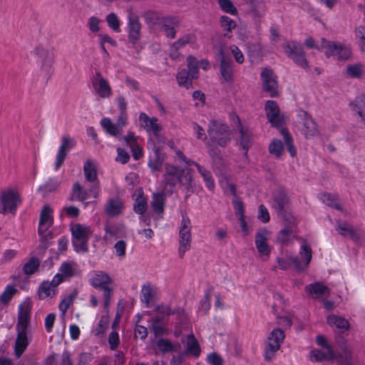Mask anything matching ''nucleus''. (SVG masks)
Here are the masks:
<instances>
[{
	"instance_id": "f257e3e1",
	"label": "nucleus",
	"mask_w": 365,
	"mask_h": 365,
	"mask_svg": "<svg viewBox=\"0 0 365 365\" xmlns=\"http://www.w3.org/2000/svg\"><path fill=\"white\" fill-rule=\"evenodd\" d=\"M209 142L220 148H226L232 140V132L229 126L220 120L212 119L207 128Z\"/></svg>"
},
{
	"instance_id": "f03ea898",
	"label": "nucleus",
	"mask_w": 365,
	"mask_h": 365,
	"mask_svg": "<svg viewBox=\"0 0 365 365\" xmlns=\"http://www.w3.org/2000/svg\"><path fill=\"white\" fill-rule=\"evenodd\" d=\"M282 48L287 56L296 65L304 69L309 67L303 46L300 42L288 41L283 44Z\"/></svg>"
},
{
	"instance_id": "7ed1b4c3",
	"label": "nucleus",
	"mask_w": 365,
	"mask_h": 365,
	"mask_svg": "<svg viewBox=\"0 0 365 365\" xmlns=\"http://www.w3.org/2000/svg\"><path fill=\"white\" fill-rule=\"evenodd\" d=\"M233 128L237 130L240 134V148L247 155L249 149L252 144V132L248 127H244L242 125L240 117L236 114H232Z\"/></svg>"
},
{
	"instance_id": "20e7f679",
	"label": "nucleus",
	"mask_w": 365,
	"mask_h": 365,
	"mask_svg": "<svg viewBox=\"0 0 365 365\" xmlns=\"http://www.w3.org/2000/svg\"><path fill=\"white\" fill-rule=\"evenodd\" d=\"M284 336L283 330L279 328L274 329L272 331L264 349V359L265 361H269L274 356L276 351L279 349Z\"/></svg>"
},
{
	"instance_id": "39448f33",
	"label": "nucleus",
	"mask_w": 365,
	"mask_h": 365,
	"mask_svg": "<svg viewBox=\"0 0 365 365\" xmlns=\"http://www.w3.org/2000/svg\"><path fill=\"white\" fill-rule=\"evenodd\" d=\"M91 182L92 185L88 189L83 188L78 182H76L73 184L71 190L72 193L74 195V198L76 200L83 202L91 197H93V198H97L98 197L100 186L98 180L96 182Z\"/></svg>"
},
{
	"instance_id": "423d86ee",
	"label": "nucleus",
	"mask_w": 365,
	"mask_h": 365,
	"mask_svg": "<svg viewBox=\"0 0 365 365\" xmlns=\"http://www.w3.org/2000/svg\"><path fill=\"white\" fill-rule=\"evenodd\" d=\"M0 202L2 205L0 213L5 215L7 212L15 214L17 205L21 203V200L17 192L12 190H8L1 194Z\"/></svg>"
},
{
	"instance_id": "0eeeda50",
	"label": "nucleus",
	"mask_w": 365,
	"mask_h": 365,
	"mask_svg": "<svg viewBox=\"0 0 365 365\" xmlns=\"http://www.w3.org/2000/svg\"><path fill=\"white\" fill-rule=\"evenodd\" d=\"M263 91L268 93L269 97L276 98L279 96L277 91L278 82L272 70L264 68L260 73Z\"/></svg>"
},
{
	"instance_id": "6e6552de",
	"label": "nucleus",
	"mask_w": 365,
	"mask_h": 365,
	"mask_svg": "<svg viewBox=\"0 0 365 365\" xmlns=\"http://www.w3.org/2000/svg\"><path fill=\"white\" fill-rule=\"evenodd\" d=\"M180 246L178 252L180 257L182 258L185 252L190 249V220L182 215L181 226L180 227Z\"/></svg>"
},
{
	"instance_id": "1a4fd4ad",
	"label": "nucleus",
	"mask_w": 365,
	"mask_h": 365,
	"mask_svg": "<svg viewBox=\"0 0 365 365\" xmlns=\"http://www.w3.org/2000/svg\"><path fill=\"white\" fill-rule=\"evenodd\" d=\"M272 207L277 215L285 217L289 208V199L283 189H279L272 194Z\"/></svg>"
},
{
	"instance_id": "9d476101",
	"label": "nucleus",
	"mask_w": 365,
	"mask_h": 365,
	"mask_svg": "<svg viewBox=\"0 0 365 365\" xmlns=\"http://www.w3.org/2000/svg\"><path fill=\"white\" fill-rule=\"evenodd\" d=\"M141 36V24L139 17L130 13L128 17V39L132 46H135Z\"/></svg>"
},
{
	"instance_id": "9b49d317",
	"label": "nucleus",
	"mask_w": 365,
	"mask_h": 365,
	"mask_svg": "<svg viewBox=\"0 0 365 365\" xmlns=\"http://www.w3.org/2000/svg\"><path fill=\"white\" fill-rule=\"evenodd\" d=\"M218 56L220 57V72L223 80L231 83L233 81V62L232 59L227 56L224 50L220 48L218 52Z\"/></svg>"
},
{
	"instance_id": "f8f14e48",
	"label": "nucleus",
	"mask_w": 365,
	"mask_h": 365,
	"mask_svg": "<svg viewBox=\"0 0 365 365\" xmlns=\"http://www.w3.org/2000/svg\"><path fill=\"white\" fill-rule=\"evenodd\" d=\"M34 53L40 58L41 62V70L46 72V75L50 76L53 71L52 63L53 62L54 54L52 51H48L41 46H37Z\"/></svg>"
},
{
	"instance_id": "ddd939ff",
	"label": "nucleus",
	"mask_w": 365,
	"mask_h": 365,
	"mask_svg": "<svg viewBox=\"0 0 365 365\" xmlns=\"http://www.w3.org/2000/svg\"><path fill=\"white\" fill-rule=\"evenodd\" d=\"M297 116L302 121V133L306 138L313 137L318 134L317 125L307 111L300 110L297 113Z\"/></svg>"
},
{
	"instance_id": "4468645a",
	"label": "nucleus",
	"mask_w": 365,
	"mask_h": 365,
	"mask_svg": "<svg viewBox=\"0 0 365 365\" xmlns=\"http://www.w3.org/2000/svg\"><path fill=\"white\" fill-rule=\"evenodd\" d=\"M151 141L148 148L152 149L153 154L149 156L148 166L152 171H161L165 154L161 151L160 147H157L154 142Z\"/></svg>"
},
{
	"instance_id": "2eb2a0df",
	"label": "nucleus",
	"mask_w": 365,
	"mask_h": 365,
	"mask_svg": "<svg viewBox=\"0 0 365 365\" xmlns=\"http://www.w3.org/2000/svg\"><path fill=\"white\" fill-rule=\"evenodd\" d=\"M75 146V141L69 136L63 135L61 138V144L56 155L54 168L57 170L63 164L67 153Z\"/></svg>"
},
{
	"instance_id": "dca6fc26",
	"label": "nucleus",
	"mask_w": 365,
	"mask_h": 365,
	"mask_svg": "<svg viewBox=\"0 0 365 365\" xmlns=\"http://www.w3.org/2000/svg\"><path fill=\"white\" fill-rule=\"evenodd\" d=\"M165 172L163 175L164 182L171 187V192L173 189L178 183L180 176L183 175V169L179 168L174 165L165 164Z\"/></svg>"
},
{
	"instance_id": "f3484780",
	"label": "nucleus",
	"mask_w": 365,
	"mask_h": 365,
	"mask_svg": "<svg viewBox=\"0 0 365 365\" xmlns=\"http://www.w3.org/2000/svg\"><path fill=\"white\" fill-rule=\"evenodd\" d=\"M266 116L271 124L277 128L282 126L283 121L279 118V108L276 101H267L265 103Z\"/></svg>"
},
{
	"instance_id": "a211bd4d",
	"label": "nucleus",
	"mask_w": 365,
	"mask_h": 365,
	"mask_svg": "<svg viewBox=\"0 0 365 365\" xmlns=\"http://www.w3.org/2000/svg\"><path fill=\"white\" fill-rule=\"evenodd\" d=\"M304 244L301 246L299 254L304 257L305 263L302 265L300 259L297 256L291 257L290 262L297 270L302 271L310 262L312 256V251L310 247L307 245L306 240H303Z\"/></svg>"
},
{
	"instance_id": "6ab92c4d",
	"label": "nucleus",
	"mask_w": 365,
	"mask_h": 365,
	"mask_svg": "<svg viewBox=\"0 0 365 365\" xmlns=\"http://www.w3.org/2000/svg\"><path fill=\"white\" fill-rule=\"evenodd\" d=\"M93 86L100 97L107 98L111 94V88L104 78L102 77L99 72H96L93 79Z\"/></svg>"
},
{
	"instance_id": "aec40b11",
	"label": "nucleus",
	"mask_w": 365,
	"mask_h": 365,
	"mask_svg": "<svg viewBox=\"0 0 365 365\" xmlns=\"http://www.w3.org/2000/svg\"><path fill=\"white\" fill-rule=\"evenodd\" d=\"M180 25V20L177 16H167L160 24L162 31L165 36L169 38H175L176 36V28Z\"/></svg>"
},
{
	"instance_id": "412c9836",
	"label": "nucleus",
	"mask_w": 365,
	"mask_h": 365,
	"mask_svg": "<svg viewBox=\"0 0 365 365\" xmlns=\"http://www.w3.org/2000/svg\"><path fill=\"white\" fill-rule=\"evenodd\" d=\"M178 183L183 187L186 193L185 199H187L191 194L194 193L196 189L195 181L193 178L192 170L183 169V175L180 176Z\"/></svg>"
},
{
	"instance_id": "4be33fe9",
	"label": "nucleus",
	"mask_w": 365,
	"mask_h": 365,
	"mask_svg": "<svg viewBox=\"0 0 365 365\" xmlns=\"http://www.w3.org/2000/svg\"><path fill=\"white\" fill-rule=\"evenodd\" d=\"M267 230L264 229L257 232L255 237V243L256 248L261 256L269 257L271 250L267 243Z\"/></svg>"
},
{
	"instance_id": "5701e85b",
	"label": "nucleus",
	"mask_w": 365,
	"mask_h": 365,
	"mask_svg": "<svg viewBox=\"0 0 365 365\" xmlns=\"http://www.w3.org/2000/svg\"><path fill=\"white\" fill-rule=\"evenodd\" d=\"M52 210L48 205H45L40 213L38 232L39 235H42L47 228L53 223V217L51 216Z\"/></svg>"
},
{
	"instance_id": "b1692460",
	"label": "nucleus",
	"mask_w": 365,
	"mask_h": 365,
	"mask_svg": "<svg viewBox=\"0 0 365 365\" xmlns=\"http://www.w3.org/2000/svg\"><path fill=\"white\" fill-rule=\"evenodd\" d=\"M139 120L141 126L147 132L153 131V134L157 135L162 130V127L158 123V118L155 117L150 118L146 113H141L139 115Z\"/></svg>"
},
{
	"instance_id": "393cba45",
	"label": "nucleus",
	"mask_w": 365,
	"mask_h": 365,
	"mask_svg": "<svg viewBox=\"0 0 365 365\" xmlns=\"http://www.w3.org/2000/svg\"><path fill=\"white\" fill-rule=\"evenodd\" d=\"M88 282L93 287L102 289L110 284L112 280L109 275L104 272L95 271Z\"/></svg>"
},
{
	"instance_id": "a878e982",
	"label": "nucleus",
	"mask_w": 365,
	"mask_h": 365,
	"mask_svg": "<svg viewBox=\"0 0 365 365\" xmlns=\"http://www.w3.org/2000/svg\"><path fill=\"white\" fill-rule=\"evenodd\" d=\"M305 290L309 294L315 295L314 298H319L322 296H329L330 290L329 287L322 282H315L305 287Z\"/></svg>"
},
{
	"instance_id": "bb28decb",
	"label": "nucleus",
	"mask_w": 365,
	"mask_h": 365,
	"mask_svg": "<svg viewBox=\"0 0 365 365\" xmlns=\"http://www.w3.org/2000/svg\"><path fill=\"white\" fill-rule=\"evenodd\" d=\"M29 344L27 331H19L14 345L15 355L17 358L23 354Z\"/></svg>"
},
{
	"instance_id": "cd10ccee",
	"label": "nucleus",
	"mask_w": 365,
	"mask_h": 365,
	"mask_svg": "<svg viewBox=\"0 0 365 365\" xmlns=\"http://www.w3.org/2000/svg\"><path fill=\"white\" fill-rule=\"evenodd\" d=\"M335 354L332 348H328L324 351L320 349L312 350L310 353V359L313 362H319L324 361H331L334 359Z\"/></svg>"
},
{
	"instance_id": "c85d7f7f",
	"label": "nucleus",
	"mask_w": 365,
	"mask_h": 365,
	"mask_svg": "<svg viewBox=\"0 0 365 365\" xmlns=\"http://www.w3.org/2000/svg\"><path fill=\"white\" fill-rule=\"evenodd\" d=\"M123 205L118 198H110L105 205V212L109 217L118 216L123 210Z\"/></svg>"
},
{
	"instance_id": "c756f323",
	"label": "nucleus",
	"mask_w": 365,
	"mask_h": 365,
	"mask_svg": "<svg viewBox=\"0 0 365 365\" xmlns=\"http://www.w3.org/2000/svg\"><path fill=\"white\" fill-rule=\"evenodd\" d=\"M340 43L336 41H330L325 38H322L319 44L317 46L318 50H324V53L327 58L336 55Z\"/></svg>"
},
{
	"instance_id": "7c9ffc66",
	"label": "nucleus",
	"mask_w": 365,
	"mask_h": 365,
	"mask_svg": "<svg viewBox=\"0 0 365 365\" xmlns=\"http://www.w3.org/2000/svg\"><path fill=\"white\" fill-rule=\"evenodd\" d=\"M77 264L73 261L63 262L60 268L59 272L66 278H71L80 274V271L76 268Z\"/></svg>"
},
{
	"instance_id": "2f4dec72",
	"label": "nucleus",
	"mask_w": 365,
	"mask_h": 365,
	"mask_svg": "<svg viewBox=\"0 0 365 365\" xmlns=\"http://www.w3.org/2000/svg\"><path fill=\"white\" fill-rule=\"evenodd\" d=\"M72 240H89L90 230L88 227L81 225L76 224L71 229Z\"/></svg>"
},
{
	"instance_id": "473e14b6",
	"label": "nucleus",
	"mask_w": 365,
	"mask_h": 365,
	"mask_svg": "<svg viewBox=\"0 0 365 365\" xmlns=\"http://www.w3.org/2000/svg\"><path fill=\"white\" fill-rule=\"evenodd\" d=\"M354 111L365 121V94H361L350 103Z\"/></svg>"
},
{
	"instance_id": "72a5a7b5",
	"label": "nucleus",
	"mask_w": 365,
	"mask_h": 365,
	"mask_svg": "<svg viewBox=\"0 0 365 365\" xmlns=\"http://www.w3.org/2000/svg\"><path fill=\"white\" fill-rule=\"evenodd\" d=\"M143 17L145 23L149 26H160L162 24L164 17L159 12L154 11H147L144 13Z\"/></svg>"
},
{
	"instance_id": "f704fd0d",
	"label": "nucleus",
	"mask_w": 365,
	"mask_h": 365,
	"mask_svg": "<svg viewBox=\"0 0 365 365\" xmlns=\"http://www.w3.org/2000/svg\"><path fill=\"white\" fill-rule=\"evenodd\" d=\"M329 325L335 326L340 329L341 332L347 331L349 329V323L346 319L336 315H329L327 319Z\"/></svg>"
},
{
	"instance_id": "c9c22d12",
	"label": "nucleus",
	"mask_w": 365,
	"mask_h": 365,
	"mask_svg": "<svg viewBox=\"0 0 365 365\" xmlns=\"http://www.w3.org/2000/svg\"><path fill=\"white\" fill-rule=\"evenodd\" d=\"M59 185L60 180L57 178H51L38 187L37 192H41L43 196H46L48 193L55 191Z\"/></svg>"
},
{
	"instance_id": "e433bc0d",
	"label": "nucleus",
	"mask_w": 365,
	"mask_h": 365,
	"mask_svg": "<svg viewBox=\"0 0 365 365\" xmlns=\"http://www.w3.org/2000/svg\"><path fill=\"white\" fill-rule=\"evenodd\" d=\"M100 124L105 130L106 133L111 136L117 137L118 135H120L122 134L119 126L113 123L109 118H102Z\"/></svg>"
},
{
	"instance_id": "4c0bfd02",
	"label": "nucleus",
	"mask_w": 365,
	"mask_h": 365,
	"mask_svg": "<svg viewBox=\"0 0 365 365\" xmlns=\"http://www.w3.org/2000/svg\"><path fill=\"white\" fill-rule=\"evenodd\" d=\"M336 230L342 236L349 237L354 240H358L359 239L358 234L346 222H337Z\"/></svg>"
},
{
	"instance_id": "58836bf2",
	"label": "nucleus",
	"mask_w": 365,
	"mask_h": 365,
	"mask_svg": "<svg viewBox=\"0 0 365 365\" xmlns=\"http://www.w3.org/2000/svg\"><path fill=\"white\" fill-rule=\"evenodd\" d=\"M192 163L193 165L196 167L197 171L203 178L206 187L210 190H213L215 188V181L213 180L211 173L207 169H205L204 167L201 166L197 163L192 162Z\"/></svg>"
},
{
	"instance_id": "ea45409f",
	"label": "nucleus",
	"mask_w": 365,
	"mask_h": 365,
	"mask_svg": "<svg viewBox=\"0 0 365 365\" xmlns=\"http://www.w3.org/2000/svg\"><path fill=\"white\" fill-rule=\"evenodd\" d=\"M83 174L88 182H96L98 180L96 168L90 160H87L83 165Z\"/></svg>"
},
{
	"instance_id": "a19ab883",
	"label": "nucleus",
	"mask_w": 365,
	"mask_h": 365,
	"mask_svg": "<svg viewBox=\"0 0 365 365\" xmlns=\"http://www.w3.org/2000/svg\"><path fill=\"white\" fill-rule=\"evenodd\" d=\"M250 5V11L255 17L260 18L265 11V4L263 0H247Z\"/></svg>"
},
{
	"instance_id": "79ce46f5",
	"label": "nucleus",
	"mask_w": 365,
	"mask_h": 365,
	"mask_svg": "<svg viewBox=\"0 0 365 365\" xmlns=\"http://www.w3.org/2000/svg\"><path fill=\"white\" fill-rule=\"evenodd\" d=\"M176 78L180 86H183L186 89L192 87V78H191L189 71H187V69L183 68L179 71L176 75Z\"/></svg>"
},
{
	"instance_id": "37998d69",
	"label": "nucleus",
	"mask_w": 365,
	"mask_h": 365,
	"mask_svg": "<svg viewBox=\"0 0 365 365\" xmlns=\"http://www.w3.org/2000/svg\"><path fill=\"white\" fill-rule=\"evenodd\" d=\"M148 208V198L143 195H138L136 197L134 205L133 210L135 213L143 215L145 212Z\"/></svg>"
},
{
	"instance_id": "c03bdc74",
	"label": "nucleus",
	"mask_w": 365,
	"mask_h": 365,
	"mask_svg": "<svg viewBox=\"0 0 365 365\" xmlns=\"http://www.w3.org/2000/svg\"><path fill=\"white\" fill-rule=\"evenodd\" d=\"M40 266V261L36 257H31L23 267V272L26 275H31L34 274Z\"/></svg>"
},
{
	"instance_id": "a18cd8bd",
	"label": "nucleus",
	"mask_w": 365,
	"mask_h": 365,
	"mask_svg": "<svg viewBox=\"0 0 365 365\" xmlns=\"http://www.w3.org/2000/svg\"><path fill=\"white\" fill-rule=\"evenodd\" d=\"M281 133L283 135L284 144L289 151L291 157H294L297 154V150L293 145V139L289 132L287 128H282Z\"/></svg>"
},
{
	"instance_id": "49530a36",
	"label": "nucleus",
	"mask_w": 365,
	"mask_h": 365,
	"mask_svg": "<svg viewBox=\"0 0 365 365\" xmlns=\"http://www.w3.org/2000/svg\"><path fill=\"white\" fill-rule=\"evenodd\" d=\"M207 152L213 162L220 161L222 159L221 150L217 148L218 145L212 144L211 142H206Z\"/></svg>"
},
{
	"instance_id": "de8ad7c7",
	"label": "nucleus",
	"mask_w": 365,
	"mask_h": 365,
	"mask_svg": "<svg viewBox=\"0 0 365 365\" xmlns=\"http://www.w3.org/2000/svg\"><path fill=\"white\" fill-rule=\"evenodd\" d=\"M187 69L191 78H197L199 73V66L198 62L195 57L192 56H188L187 57Z\"/></svg>"
},
{
	"instance_id": "09e8293b",
	"label": "nucleus",
	"mask_w": 365,
	"mask_h": 365,
	"mask_svg": "<svg viewBox=\"0 0 365 365\" xmlns=\"http://www.w3.org/2000/svg\"><path fill=\"white\" fill-rule=\"evenodd\" d=\"M18 292V289L14 285H7L2 294L0 295L1 302L4 304H8L13 297Z\"/></svg>"
},
{
	"instance_id": "8fccbe9b",
	"label": "nucleus",
	"mask_w": 365,
	"mask_h": 365,
	"mask_svg": "<svg viewBox=\"0 0 365 365\" xmlns=\"http://www.w3.org/2000/svg\"><path fill=\"white\" fill-rule=\"evenodd\" d=\"M284 150V145L281 140L274 139L269 145V151L275 158H279Z\"/></svg>"
},
{
	"instance_id": "3c124183",
	"label": "nucleus",
	"mask_w": 365,
	"mask_h": 365,
	"mask_svg": "<svg viewBox=\"0 0 365 365\" xmlns=\"http://www.w3.org/2000/svg\"><path fill=\"white\" fill-rule=\"evenodd\" d=\"M187 351L195 356H198L200 354L199 343L193 334H190L187 337Z\"/></svg>"
},
{
	"instance_id": "603ef678",
	"label": "nucleus",
	"mask_w": 365,
	"mask_h": 365,
	"mask_svg": "<svg viewBox=\"0 0 365 365\" xmlns=\"http://www.w3.org/2000/svg\"><path fill=\"white\" fill-rule=\"evenodd\" d=\"M78 292L73 290L70 294L63 299L58 304V308L63 314L66 313L69 306L73 304V300L76 298Z\"/></svg>"
},
{
	"instance_id": "864d4df0",
	"label": "nucleus",
	"mask_w": 365,
	"mask_h": 365,
	"mask_svg": "<svg viewBox=\"0 0 365 365\" xmlns=\"http://www.w3.org/2000/svg\"><path fill=\"white\" fill-rule=\"evenodd\" d=\"M164 201L165 198L162 193H154L151 205L153 210L158 212H163L164 210Z\"/></svg>"
},
{
	"instance_id": "5fc2aeb1",
	"label": "nucleus",
	"mask_w": 365,
	"mask_h": 365,
	"mask_svg": "<svg viewBox=\"0 0 365 365\" xmlns=\"http://www.w3.org/2000/svg\"><path fill=\"white\" fill-rule=\"evenodd\" d=\"M292 237H294L292 230L289 228L284 227L277 232V240L282 245H287Z\"/></svg>"
},
{
	"instance_id": "6e6d98bb",
	"label": "nucleus",
	"mask_w": 365,
	"mask_h": 365,
	"mask_svg": "<svg viewBox=\"0 0 365 365\" xmlns=\"http://www.w3.org/2000/svg\"><path fill=\"white\" fill-rule=\"evenodd\" d=\"M158 349L163 354L175 351V347L172 342L165 338H160L157 341Z\"/></svg>"
},
{
	"instance_id": "4d7b16f0",
	"label": "nucleus",
	"mask_w": 365,
	"mask_h": 365,
	"mask_svg": "<svg viewBox=\"0 0 365 365\" xmlns=\"http://www.w3.org/2000/svg\"><path fill=\"white\" fill-rule=\"evenodd\" d=\"M52 285L48 281H43L40 284L38 290V295L40 299H46L51 296L52 289L51 287Z\"/></svg>"
},
{
	"instance_id": "13d9d810",
	"label": "nucleus",
	"mask_w": 365,
	"mask_h": 365,
	"mask_svg": "<svg viewBox=\"0 0 365 365\" xmlns=\"http://www.w3.org/2000/svg\"><path fill=\"white\" fill-rule=\"evenodd\" d=\"M32 308V304L29 298L20 304L18 309V317H30V313Z\"/></svg>"
},
{
	"instance_id": "bf43d9fd",
	"label": "nucleus",
	"mask_w": 365,
	"mask_h": 365,
	"mask_svg": "<svg viewBox=\"0 0 365 365\" xmlns=\"http://www.w3.org/2000/svg\"><path fill=\"white\" fill-rule=\"evenodd\" d=\"M220 9L225 13L235 15L237 13L236 7L230 0H217Z\"/></svg>"
},
{
	"instance_id": "052dcab7",
	"label": "nucleus",
	"mask_w": 365,
	"mask_h": 365,
	"mask_svg": "<svg viewBox=\"0 0 365 365\" xmlns=\"http://www.w3.org/2000/svg\"><path fill=\"white\" fill-rule=\"evenodd\" d=\"M106 21L108 23V26L114 31L120 32V21L117 16V15L114 13H110L107 15Z\"/></svg>"
},
{
	"instance_id": "680f3d73",
	"label": "nucleus",
	"mask_w": 365,
	"mask_h": 365,
	"mask_svg": "<svg viewBox=\"0 0 365 365\" xmlns=\"http://www.w3.org/2000/svg\"><path fill=\"white\" fill-rule=\"evenodd\" d=\"M346 74L354 78H359L362 75V68L361 64L349 65L346 67Z\"/></svg>"
},
{
	"instance_id": "e2e57ef3",
	"label": "nucleus",
	"mask_w": 365,
	"mask_h": 365,
	"mask_svg": "<svg viewBox=\"0 0 365 365\" xmlns=\"http://www.w3.org/2000/svg\"><path fill=\"white\" fill-rule=\"evenodd\" d=\"M232 205L235 209V214L238 219L245 217V207L242 201L237 197L232 200Z\"/></svg>"
},
{
	"instance_id": "0e129e2a",
	"label": "nucleus",
	"mask_w": 365,
	"mask_h": 365,
	"mask_svg": "<svg viewBox=\"0 0 365 365\" xmlns=\"http://www.w3.org/2000/svg\"><path fill=\"white\" fill-rule=\"evenodd\" d=\"M88 240H72V245L74 248V250L78 252H87L88 251Z\"/></svg>"
},
{
	"instance_id": "69168bd1",
	"label": "nucleus",
	"mask_w": 365,
	"mask_h": 365,
	"mask_svg": "<svg viewBox=\"0 0 365 365\" xmlns=\"http://www.w3.org/2000/svg\"><path fill=\"white\" fill-rule=\"evenodd\" d=\"M152 296L151 288L149 285H143L141 290L140 300L145 304V307H149Z\"/></svg>"
},
{
	"instance_id": "338daca9",
	"label": "nucleus",
	"mask_w": 365,
	"mask_h": 365,
	"mask_svg": "<svg viewBox=\"0 0 365 365\" xmlns=\"http://www.w3.org/2000/svg\"><path fill=\"white\" fill-rule=\"evenodd\" d=\"M220 24L224 30H226L228 32H230L236 26L235 22L227 16H221Z\"/></svg>"
},
{
	"instance_id": "774afa93",
	"label": "nucleus",
	"mask_w": 365,
	"mask_h": 365,
	"mask_svg": "<svg viewBox=\"0 0 365 365\" xmlns=\"http://www.w3.org/2000/svg\"><path fill=\"white\" fill-rule=\"evenodd\" d=\"M356 37L359 39V46L362 51H365V26H359L356 29Z\"/></svg>"
}]
</instances>
